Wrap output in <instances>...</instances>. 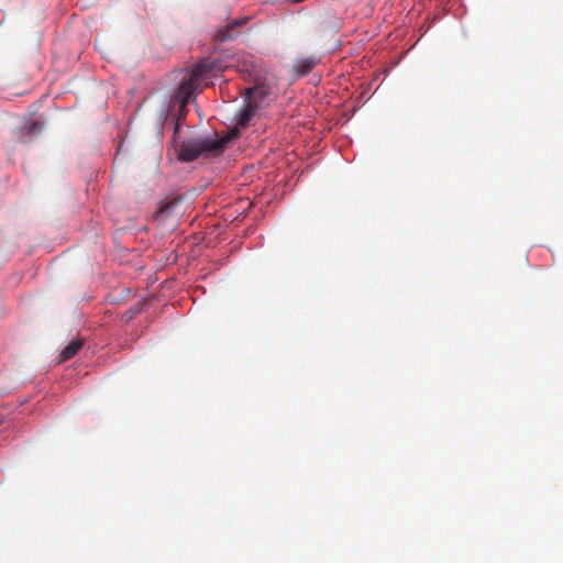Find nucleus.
<instances>
[{"label": "nucleus", "instance_id": "nucleus-5", "mask_svg": "<svg viewBox=\"0 0 563 563\" xmlns=\"http://www.w3.org/2000/svg\"><path fill=\"white\" fill-rule=\"evenodd\" d=\"M84 346L82 339L71 340L60 352L59 361L65 362L73 358Z\"/></svg>", "mask_w": 563, "mask_h": 563}, {"label": "nucleus", "instance_id": "nucleus-8", "mask_svg": "<svg viewBox=\"0 0 563 563\" xmlns=\"http://www.w3.org/2000/svg\"><path fill=\"white\" fill-rule=\"evenodd\" d=\"M179 201L177 199L170 200L166 203H164L156 213V219L159 221H165L167 217L170 216L173 210L178 207Z\"/></svg>", "mask_w": 563, "mask_h": 563}, {"label": "nucleus", "instance_id": "nucleus-2", "mask_svg": "<svg viewBox=\"0 0 563 563\" xmlns=\"http://www.w3.org/2000/svg\"><path fill=\"white\" fill-rule=\"evenodd\" d=\"M224 147V140L197 139L181 142L177 152L181 162H192L200 155H218Z\"/></svg>", "mask_w": 563, "mask_h": 563}, {"label": "nucleus", "instance_id": "nucleus-1", "mask_svg": "<svg viewBox=\"0 0 563 563\" xmlns=\"http://www.w3.org/2000/svg\"><path fill=\"white\" fill-rule=\"evenodd\" d=\"M223 70L222 64L211 58L201 59L194 66L190 74L183 78L177 91L170 98L173 107L179 106L180 117H185L186 108L191 97L201 90L200 82L206 79V76H214Z\"/></svg>", "mask_w": 563, "mask_h": 563}, {"label": "nucleus", "instance_id": "nucleus-7", "mask_svg": "<svg viewBox=\"0 0 563 563\" xmlns=\"http://www.w3.org/2000/svg\"><path fill=\"white\" fill-rule=\"evenodd\" d=\"M257 109L258 108L255 101L251 103L246 102L244 109L240 113L236 125L242 129L246 128Z\"/></svg>", "mask_w": 563, "mask_h": 563}, {"label": "nucleus", "instance_id": "nucleus-4", "mask_svg": "<svg viewBox=\"0 0 563 563\" xmlns=\"http://www.w3.org/2000/svg\"><path fill=\"white\" fill-rule=\"evenodd\" d=\"M268 95V87L264 84L255 85L253 87H250L245 89L244 97L246 102H253L255 101L257 104V108L261 107L262 101L267 97Z\"/></svg>", "mask_w": 563, "mask_h": 563}, {"label": "nucleus", "instance_id": "nucleus-6", "mask_svg": "<svg viewBox=\"0 0 563 563\" xmlns=\"http://www.w3.org/2000/svg\"><path fill=\"white\" fill-rule=\"evenodd\" d=\"M319 63V58L309 56L305 58L297 59L295 63V69L298 76L308 75Z\"/></svg>", "mask_w": 563, "mask_h": 563}, {"label": "nucleus", "instance_id": "nucleus-3", "mask_svg": "<svg viewBox=\"0 0 563 563\" xmlns=\"http://www.w3.org/2000/svg\"><path fill=\"white\" fill-rule=\"evenodd\" d=\"M247 22V18H242L232 21L222 29H219L214 34V40L218 42H227L235 40L239 35L238 29Z\"/></svg>", "mask_w": 563, "mask_h": 563}]
</instances>
